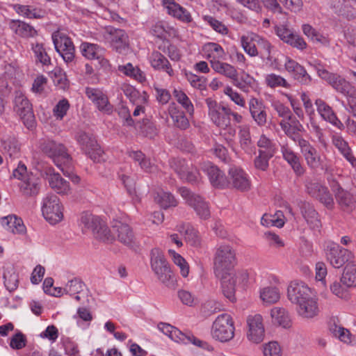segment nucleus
I'll return each instance as SVG.
<instances>
[{
  "mask_svg": "<svg viewBox=\"0 0 356 356\" xmlns=\"http://www.w3.org/2000/svg\"><path fill=\"white\" fill-rule=\"evenodd\" d=\"M203 19L204 22L209 24L216 32L223 35L227 33V28L221 22L218 21L213 17L210 15H204Z\"/></svg>",
  "mask_w": 356,
  "mask_h": 356,
  "instance_id": "nucleus-64",
  "label": "nucleus"
},
{
  "mask_svg": "<svg viewBox=\"0 0 356 356\" xmlns=\"http://www.w3.org/2000/svg\"><path fill=\"white\" fill-rule=\"evenodd\" d=\"M234 323L232 316L228 314H222L213 323L211 335L216 340L227 342L234 338Z\"/></svg>",
  "mask_w": 356,
  "mask_h": 356,
  "instance_id": "nucleus-5",
  "label": "nucleus"
},
{
  "mask_svg": "<svg viewBox=\"0 0 356 356\" xmlns=\"http://www.w3.org/2000/svg\"><path fill=\"white\" fill-rule=\"evenodd\" d=\"M10 28L15 34L24 38H34L38 35L33 26L23 21L12 20L10 22Z\"/></svg>",
  "mask_w": 356,
  "mask_h": 356,
  "instance_id": "nucleus-33",
  "label": "nucleus"
},
{
  "mask_svg": "<svg viewBox=\"0 0 356 356\" xmlns=\"http://www.w3.org/2000/svg\"><path fill=\"white\" fill-rule=\"evenodd\" d=\"M250 115L259 127H264L267 122L266 108L261 100L251 97L248 102Z\"/></svg>",
  "mask_w": 356,
  "mask_h": 356,
  "instance_id": "nucleus-22",
  "label": "nucleus"
},
{
  "mask_svg": "<svg viewBox=\"0 0 356 356\" xmlns=\"http://www.w3.org/2000/svg\"><path fill=\"white\" fill-rule=\"evenodd\" d=\"M200 174L192 163L185 159L179 160V179L195 184L199 181Z\"/></svg>",
  "mask_w": 356,
  "mask_h": 356,
  "instance_id": "nucleus-31",
  "label": "nucleus"
},
{
  "mask_svg": "<svg viewBox=\"0 0 356 356\" xmlns=\"http://www.w3.org/2000/svg\"><path fill=\"white\" fill-rule=\"evenodd\" d=\"M118 70L125 75L135 79L140 83L145 81V76L143 71L138 67L133 66L131 63H127L124 65H120Z\"/></svg>",
  "mask_w": 356,
  "mask_h": 356,
  "instance_id": "nucleus-48",
  "label": "nucleus"
},
{
  "mask_svg": "<svg viewBox=\"0 0 356 356\" xmlns=\"http://www.w3.org/2000/svg\"><path fill=\"white\" fill-rule=\"evenodd\" d=\"M330 330L340 341L347 343H351V334L348 330L333 323L330 324Z\"/></svg>",
  "mask_w": 356,
  "mask_h": 356,
  "instance_id": "nucleus-54",
  "label": "nucleus"
},
{
  "mask_svg": "<svg viewBox=\"0 0 356 356\" xmlns=\"http://www.w3.org/2000/svg\"><path fill=\"white\" fill-rule=\"evenodd\" d=\"M14 8L19 15L27 18L40 19L45 15V12L42 9L31 6L16 4Z\"/></svg>",
  "mask_w": 356,
  "mask_h": 356,
  "instance_id": "nucleus-39",
  "label": "nucleus"
},
{
  "mask_svg": "<svg viewBox=\"0 0 356 356\" xmlns=\"http://www.w3.org/2000/svg\"><path fill=\"white\" fill-rule=\"evenodd\" d=\"M154 200L163 209L175 206V200L174 197L168 192L163 191L157 192L154 197Z\"/></svg>",
  "mask_w": 356,
  "mask_h": 356,
  "instance_id": "nucleus-57",
  "label": "nucleus"
},
{
  "mask_svg": "<svg viewBox=\"0 0 356 356\" xmlns=\"http://www.w3.org/2000/svg\"><path fill=\"white\" fill-rule=\"evenodd\" d=\"M275 154L266 153L262 151H259V154L254 160V167L259 170L266 171L269 166V160L274 156Z\"/></svg>",
  "mask_w": 356,
  "mask_h": 356,
  "instance_id": "nucleus-56",
  "label": "nucleus"
},
{
  "mask_svg": "<svg viewBox=\"0 0 356 356\" xmlns=\"http://www.w3.org/2000/svg\"><path fill=\"white\" fill-rule=\"evenodd\" d=\"M49 184L51 188L58 194L67 195L70 192L69 182L65 180L58 173L50 175Z\"/></svg>",
  "mask_w": 356,
  "mask_h": 356,
  "instance_id": "nucleus-37",
  "label": "nucleus"
},
{
  "mask_svg": "<svg viewBox=\"0 0 356 356\" xmlns=\"http://www.w3.org/2000/svg\"><path fill=\"white\" fill-rule=\"evenodd\" d=\"M236 264V253L232 246L220 245L216 250L213 257L214 273L218 278L230 275V271Z\"/></svg>",
  "mask_w": 356,
  "mask_h": 356,
  "instance_id": "nucleus-1",
  "label": "nucleus"
},
{
  "mask_svg": "<svg viewBox=\"0 0 356 356\" xmlns=\"http://www.w3.org/2000/svg\"><path fill=\"white\" fill-rule=\"evenodd\" d=\"M271 316L275 323L284 328L291 326V317L289 312L284 308L275 307L271 309Z\"/></svg>",
  "mask_w": 356,
  "mask_h": 356,
  "instance_id": "nucleus-44",
  "label": "nucleus"
},
{
  "mask_svg": "<svg viewBox=\"0 0 356 356\" xmlns=\"http://www.w3.org/2000/svg\"><path fill=\"white\" fill-rule=\"evenodd\" d=\"M315 104L317 107L318 113L323 120L341 129L344 127L332 108L325 101L321 99H317L315 101Z\"/></svg>",
  "mask_w": 356,
  "mask_h": 356,
  "instance_id": "nucleus-29",
  "label": "nucleus"
},
{
  "mask_svg": "<svg viewBox=\"0 0 356 356\" xmlns=\"http://www.w3.org/2000/svg\"><path fill=\"white\" fill-rule=\"evenodd\" d=\"M151 65L154 68L157 70H165L166 72L170 75L172 76L173 74L172 69L170 66H168V60L166 59V58L163 56L160 52L159 51H154L150 56L149 58Z\"/></svg>",
  "mask_w": 356,
  "mask_h": 356,
  "instance_id": "nucleus-41",
  "label": "nucleus"
},
{
  "mask_svg": "<svg viewBox=\"0 0 356 356\" xmlns=\"http://www.w3.org/2000/svg\"><path fill=\"white\" fill-rule=\"evenodd\" d=\"M318 75L325 80L337 92H339L349 99L356 95V88L343 76L329 72L324 69L318 70Z\"/></svg>",
  "mask_w": 356,
  "mask_h": 356,
  "instance_id": "nucleus-7",
  "label": "nucleus"
},
{
  "mask_svg": "<svg viewBox=\"0 0 356 356\" xmlns=\"http://www.w3.org/2000/svg\"><path fill=\"white\" fill-rule=\"evenodd\" d=\"M211 68L217 73L222 74L226 77L232 79L237 75V70L232 65L219 61L211 62Z\"/></svg>",
  "mask_w": 356,
  "mask_h": 356,
  "instance_id": "nucleus-42",
  "label": "nucleus"
},
{
  "mask_svg": "<svg viewBox=\"0 0 356 356\" xmlns=\"http://www.w3.org/2000/svg\"><path fill=\"white\" fill-rule=\"evenodd\" d=\"M247 337L254 343H261L265 336L263 318L260 314L250 315L247 318Z\"/></svg>",
  "mask_w": 356,
  "mask_h": 356,
  "instance_id": "nucleus-15",
  "label": "nucleus"
},
{
  "mask_svg": "<svg viewBox=\"0 0 356 356\" xmlns=\"http://www.w3.org/2000/svg\"><path fill=\"white\" fill-rule=\"evenodd\" d=\"M185 76L191 86L200 90L207 88V79L203 76H197L191 72H186Z\"/></svg>",
  "mask_w": 356,
  "mask_h": 356,
  "instance_id": "nucleus-59",
  "label": "nucleus"
},
{
  "mask_svg": "<svg viewBox=\"0 0 356 356\" xmlns=\"http://www.w3.org/2000/svg\"><path fill=\"white\" fill-rule=\"evenodd\" d=\"M86 287L85 284L77 277L69 280L63 287L65 293L73 296L76 294H81Z\"/></svg>",
  "mask_w": 356,
  "mask_h": 356,
  "instance_id": "nucleus-49",
  "label": "nucleus"
},
{
  "mask_svg": "<svg viewBox=\"0 0 356 356\" xmlns=\"http://www.w3.org/2000/svg\"><path fill=\"white\" fill-rule=\"evenodd\" d=\"M280 125L284 134L296 142L298 145H299V141H300V140H305L299 134L303 129V127L300 122L295 118H292L291 120L287 121L282 120L280 122Z\"/></svg>",
  "mask_w": 356,
  "mask_h": 356,
  "instance_id": "nucleus-28",
  "label": "nucleus"
},
{
  "mask_svg": "<svg viewBox=\"0 0 356 356\" xmlns=\"http://www.w3.org/2000/svg\"><path fill=\"white\" fill-rule=\"evenodd\" d=\"M229 186L241 191H246L250 188V181L248 175L241 168L233 167L229 171Z\"/></svg>",
  "mask_w": 356,
  "mask_h": 356,
  "instance_id": "nucleus-25",
  "label": "nucleus"
},
{
  "mask_svg": "<svg viewBox=\"0 0 356 356\" xmlns=\"http://www.w3.org/2000/svg\"><path fill=\"white\" fill-rule=\"evenodd\" d=\"M209 116L213 124L220 128H227L230 126L231 108L217 103L211 98L206 99Z\"/></svg>",
  "mask_w": 356,
  "mask_h": 356,
  "instance_id": "nucleus-11",
  "label": "nucleus"
},
{
  "mask_svg": "<svg viewBox=\"0 0 356 356\" xmlns=\"http://www.w3.org/2000/svg\"><path fill=\"white\" fill-rule=\"evenodd\" d=\"M238 136L241 148L248 154H252L255 148L252 141L250 127L247 125L240 127Z\"/></svg>",
  "mask_w": 356,
  "mask_h": 356,
  "instance_id": "nucleus-38",
  "label": "nucleus"
},
{
  "mask_svg": "<svg viewBox=\"0 0 356 356\" xmlns=\"http://www.w3.org/2000/svg\"><path fill=\"white\" fill-rule=\"evenodd\" d=\"M205 49L208 51L207 58L211 65L213 60L219 61L225 58V53L220 44L209 42L205 45Z\"/></svg>",
  "mask_w": 356,
  "mask_h": 356,
  "instance_id": "nucleus-47",
  "label": "nucleus"
},
{
  "mask_svg": "<svg viewBox=\"0 0 356 356\" xmlns=\"http://www.w3.org/2000/svg\"><path fill=\"white\" fill-rule=\"evenodd\" d=\"M332 143L353 166L356 165V158L353 154L348 143L343 139L342 136H333Z\"/></svg>",
  "mask_w": 356,
  "mask_h": 356,
  "instance_id": "nucleus-36",
  "label": "nucleus"
},
{
  "mask_svg": "<svg viewBox=\"0 0 356 356\" xmlns=\"http://www.w3.org/2000/svg\"><path fill=\"white\" fill-rule=\"evenodd\" d=\"M13 176L21 181L19 191L25 197H34L39 193L41 186L40 178L33 173H28L24 163L18 164L13 172Z\"/></svg>",
  "mask_w": 356,
  "mask_h": 356,
  "instance_id": "nucleus-3",
  "label": "nucleus"
},
{
  "mask_svg": "<svg viewBox=\"0 0 356 356\" xmlns=\"http://www.w3.org/2000/svg\"><path fill=\"white\" fill-rule=\"evenodd\" d=\"M297 312L303 318H312L318 314L320 310L316 300L311 297L297 305Z\"/></svg>",
  "mask_w": 356,
  "mask_h": 356,
  "instance_id": "nucleus-32",
  "label": "nucleus"
},
{
  "mask_svg": "<svg viewBox=\"0 0 356 356\" xmlns=\"http://www.w3.org/2000/svg\"><path fill=\"white\" fill-rule=\"evenodd\" d=\"M341 282L348 288L356 286V265L355 264H346L341 277Z\"/></svg>",
  "mask_w": 356,
  "mask_h": 356,
  "instance_id": "nucleus-40",
  "label": "nucleus"
},
{
  "mask_svg": "<svg viewBox=\"0 0 356 356\" xmlns=\"http://www.w3.org/2000/svg\"><path fill=\"white\" fill-rule=\"evenodd\" d=\"M285 70L302 85H309L312 78L303 66L289 57L286 58Z\"/></svg>",
  "mask_w": 356,
  "mask_h": 356,
  "instance_id": "nucleus-20",
  "label": "nucleus"
},
{
  "mask_svg": "<svg viewBox=\"0 0 356 356\" xmlns=\"http://www.w3.org/2000/svg\"><path fill=\"white\" fill-rule=\"evenodd\" d=\"M151 268L161 282L168 287H174L176 278L167 262L163 252L158 248H153L150 252Z\"/></svg>",
  "mask_w": 356,
  "mask_h": 356,
  "instance_id": "nucleus-2",
  "label": "nucleus"
},
{
  "mask_svg": "<svg viewBox=\"0 0 356 356\" xmlns=\"http://www.w3.org/2000/svg\"><path fill=\"white\" fill-rule=\"evenodd\" d=\"M70 103L67 99L60 100L53 109V113L56 119L62 120L67 114L70 108Z\"/></svg>",
  "mask_w": 356,
  "mask_h": 356,
  "instance_id": "nucleus-61",
  "label": "nucleus"
},
{
  "mask_svg": "<svg viewBox=\"0 0 356 356\" xmlns=\"http://www.w3.org/2000/svg\"><path fill=\"white\" fill-rule=\"evenodd\" d=\"M62 149L60 151H56L55 157H52L54 163L60 170L70 165V163L72 161L70 155L67 153V150L63 145Z\"/></svg>",
  "mask_w": 356,
  "mask_h": 356,
  "instance_id": "nucleus-53",
  "label": "nucleus"
},
{
  "mask_svg": "<svg viewBox=\"0 0 356 356\" xmlns=\"http://www.w3.org/2000/svg\"><path fill=\"white\" fill-rule=\"evenodd\" d=\"M111 46L119 53L125 51L129 45V38L124 30L113 29L109 33L108 38Z\"/></svg>",
  "mask_w": 356,
  "mask_h": 356,
  "instance_id": "nucleus-30",
  "label": "nucleus"
},
{
  "mask_svg": "<svg viewBox=\"0 0 356 356\" xmlns=\"http://www.w3.org/2000/svg\"><path fill=\"white\" fill-rule=\"evenodd\" d=\"M180 343L185 344L192 343L198 347H201L208 350H211L213 349L207 342L200 340L193 336L186 335L181 331H179V343Z\"/></svg>",
  "mask_w": 356,
  "mask_h": 356,
  "instance_id": "nucleus-60",
  "label": "nucleus"
},
{
  "mask_svg": "<svg viewBox=\"0 0 356 356\" xmlns=\"http://www.w3.org/2000/svg\"><path fill=\"white\" fill-rule=\"evenodd\" d=\"M113 229L117 234L118 240L131 249L138 247V241L131 227L121 221L116 220L113 225Z\"/></svg>",
  "mask_w": 356,
  "mask_h": 356,
  "instance_id": "nucleus-16",
  "label": "nucleus"
},
{
  "mask_svg": "<svg viewBox=\"0 0 356 356\" xmlns=\"http://www.w3.org/2000/svg\"><path fill=\"white\" fill-rule=\"evenodd\" d=\"M299 207L302 217L310 228L315 231H320L321 222L318 218V213L315 210L314 206L307 202H300Z\"/></svg>",
  "mask_w": 356,
  "mask_h": 356,
  "instance_id": "nucleus-26",
  "label": "nucleus"
},
{
  "mask_svg": "<svg viewBox=\"0 0 356 356\" xmlns=\"http://www.w3.org/2000/svg\"><path fill=\"white\" fill-rule=\"evenodd\" d=\"M179 193L186 203L193 207L201 218L207 219L210 216L207 203L200 195L185 187L179 188Z\"/></svg>",
  "mask_w": 356,
  "mask_h": 356,
  "instance_id": "nucleus-13",
  "label": "nucleus"
},
{
  "mask_svg": "<svg viewBox=\"0 0 356 356\" xmlns=\"http://www.w3.org/2000/svg\"><path fill=\"white\" fill-rule=\"evenodd\" d=\"M86 95L99 111L107 113L112 112V105L109 103L106 95L100 89L88 87L86 88Z\"/></svg>",
  "mask_w": 356,
  "mask_h": 356,
  "instance_id": "nucleus-23",
  "label": "nucleus"
},
{
  "mask_svg": "<svg viewBox=\"0 0 356 356\" xmlns=\"http://www.w3.org/2000/svg\"><path fill=\"white\" fill-rule=\"evenodd\" d=\"M335 197L337 203L344 211H352L355 207V200L352 194L339 187Z\"/></svg>",
  "mask_w": 356,
  "mask_h": 356,
  "instance_id": "nucleus-34",
  "label": "nucleus"
},
{
  "mask_svg": "<svg viewBox=\"0 0 356 356\" xmlns=\"http://www.w3.org/2000/svg\"><path fill=\"white\" fill-rule=\"evenodd\" d=\"M274 29L276 35L284 42L299 49L306 48L307 44L304 39L298 34L294 33L286 25H276Z\"/></svg>",
  "mask_w": 356,
  "mask_h": 356,
  "instance_id": "nucleus-17",
  "label": "nucleus"
},
{
  "mask_svg": "<svg viewBox=\"0 0 356 356\" xmlns=\"http://www.w3.org/2000/svg\"><path fill=\"white\" fill-rule=\"evenodd\" d=\"M273 108L276 111L277 115L283 120H291L293 114L289 107L286 106L280 102H275L272 104Z\"/></svg>",
  "mask_w": 356,
  "mask_h": 356,
  "instance_id": "nucleus-63",
  "label": "nucleus"
},
{
  "mask_svg": "<svg viewBox=\"0 0 356 356\" xmlns=\"http://www.w3.org/2000/svg\"><path fill=\"white\" fill-rule=\"evenodd\" d=\"M202 170L207 173L210 183L213 187L223 188L229 186V182L224 172L211 163H204Z\"/></svg>",
  "mask_w": 356,
  "mask_h": 356,
  "instance_id": "nucleus-21",
  "label": "nucleus"
},
{
  "mask_svg": "<svg viewBox=\"0 0 356 356\" xmlns=\"http://www.w3.org/2000/svg\"><path fill=\"white\" fill-rule=\"evenodd\" d=\"M302 31L305 35L313 41L319 42L324 45H328L330 43V40L327 37L323 35L309 24H303Z\"/></svg>",
  "mask_w": 356,
  "mask_h": 356,
  "instance_id": "nucleus-51",
  "label": "nucleus"
},
{
  "mask_svg": "<svg viewBox=\"0 0 356 356\" xmlns=\"http://www.w3.org/2000/svg\"><path fill=\"white\" fill-rule=\"evenodd\" d=\"M40 148L44 154L52 159V157H55L56 151L63 149V144L54 140H45L41 144Z\"/></svg>",
  "mask_w": 356,
  "mask_h": 356,
  "instance_id": "nucleus-58",
  "label": "nucleus"
},
{
  "mask_svg": "<svg viewBox=\"0 0 356 356\" xmlns=\"http://www.w3.org/2000/svg\"><path fill=\"white\" fill-rule=\"evenodd\" d=\"M305 192L312 197L318 200L327 209L334 205V199L327 186L316 179H307L305 181Z\"/></svg>",
  "mask_w": 356,
  "mask_h": 356,
  "instance_id": "nucleus-10",
  "label": "nucleus"
},
{
  "mask_svg": "<svg viewBox=\"0 0 356 356\" xmlns=\"http://www.w3.org/2000/svg\"><path fill=\"white\" fill-rule=\"evenodd\" d=\"M179 234L184 236L187 243L192 246L200 245V238L197 232L189 224H183L179 227Z\"/></svg>",
  "mask_w": 356,
  "mask_h": 356,
  "instance_id": "nucleus-43",
  "label": "nucleus"
},
{
  "mask_svg": "<svg viewBox=\"0 0 356 356\" xmlns=\"http://www.w3.org/2000/svg\"><path fill=\"white\" fill-rule=\"evenodd\" d=\"M14 111L20 117L24 125L28 129L33 127L35 124V116L33 111L32 104L21 90L15 92L13 100Z\"/></svg>",
  "mask_w": 356,
  "mask_h": 356,
  "instance_id": "nucleus-8",
  "label": "nucleus"
},
{
  "mask_svg": "<svg viewBox=\"0 0 356 356\" xmlns=\"http://www.w3.org/2000/svg\"><path fill=\"white\" fill-rule=\"evenodd\" d=\"M32 50L36 58V60L44 65H49L51 64V58L48 56L45 48L42 43H35L32 44Z\"/></svg>",
  "mask_w": 356,
  "mask_h": 356,
  "instance_id": "nucleus-55",
  "label": "nucleus"
},
{
  "mask_svg": "<svg viewBox=\"0 0 356 356\" xmlns=\"http://www.w3.org/2000/svg\"><path fill=\"white\" fill-rule=\"evenodd\" d=\"M350 252L341 248L338 244H331L327 247L326 257L327 261L334 268H340L349 259Z\"/></svg>",
  "mask_w": 356,
  "mask_h": 356,
  "instance_id": "nucleus-19",
  "label": "nucleus"
},
{
  "mask_svg": "<svg viewBox=\"0 0 356 356\" xmlns=\"http://www.w3.org/2000/svg\"><path fill=\"white\" fill-rule=\"evenodd\" d=\"M260 298L264 303L274 304L280 298L279 290L275 287H265L260 291Z\"/></svg>",
  "mask_w": 356,
  "mask_h": 356,
  "instance_id": "nucleus-50",
  "label": "nucleus"
},
{
  "mask_svg": "<svg viewBox=\"0 0 356 356\" xmlns=\"http://www.w3.org/2000/svg\"><path fill=\"white\" fill-rule=\"evenodd\" d=\"M75 138L81 150L94 162L99 163L104 160V151L92 134L84 131H79L76 133Z\"/></svg>",
  "mask_w": 356,
  "mask_h": 356,
  "instance_id": "nucleus-6",
  "label": "nucleus"
},
{
  "mask_svg": "<svg viewBox=\"0 0 356 356\" xmlns=\"http://www.w3.org/2000/svg\"><path fill=\"white\" fill-rule=\"evenodd\" d=\"M83 56L88 60H97L102 67L108 65V60L104 58V49L96 44L83 42L80 46Z\"/></svg>",
  "mask_w": 356,
  "mask_h": 356,
  "instance_id": "nucleus-24",
  "label": "nucleus"
},
{
  "mask_svg": "<svg viewBox=\"0 0 356 356\" xmlns=\"http://www.w3.org/2000/svg\"><path fill=\"white\" fill-rule=\"evenodd\" d=\"M52 40L56 51L62 56L64 61L71 63L74 58V47L71 39L64 33L54 32Z\"/></svg>",
  "mask_w": 356,
  "mask_h": 356,
  "instance_id": "nucleus-12",
  "label": "nucleus"
},
{
  "mask_svg": "<svg viewBox=\"0 0 356 356\" xmlns=\"http://www.w3.org/2000/svg\"><path fill=\"white\" fill-rule=\"evenodd\" d=\"M287 293L289 300L297 305L312 297L311 289L302 282H291Z\"/></svg>",
  "mask_w": 356,
  "mask_h": 356,
  "instance_id": "nucleus-18",
  "label": "nucleus"
},
{
  "mask_svg": "<svg viewBox=\"0 0 356 356\" xmlns=\"http://www.w3.org/2000/svg\"><path fill=\"white\" fill-rule=\"evenodd\" d=\"M254 38L259 47L264 50L263 56H266L268 60H271V49L273 47L271 44L267 40L257 34L254 35Z\"/></svg>",
  "mask_w": 356,
  "mask_h": 356,
  "instance_id": "nucleus-62",
  "label": "nucleus"
},
{
  "mask_svg": "<svg viewBox=\"0 0 356 356\" xmlns=\"http://www.w3.org/2000/svg\"><path fill=\"white\" fill-rule=\"evenodd\" d=\"M222 280V291L224 296L229 299L231 302L236 300L235 298V280L230 274V275H225L224 278H220Z\"/></svg>",
  "mask_w": 356,
  "mask_h": 356,
  "instance_id": "nucleus-46",
  "label": "nucleus"
},
{
  "mask_svg": "<svg viewBox=\"0 0 356 356\" xmlns=\"http://www.w3.org/2000/svg\"><path fill=\"white\" fill-rule=\"evenodd\" d=\"M298 147L307 166L312 170L323 168V159L317 149L307 140L299 141Z\"/></svg>",
  "mask_w": 356,
  "mask_h": 356,
  "instance_id": "nucleus-14",
  "label": "nucleus"
},
{
  "mask_svg": "<svg viewBox=\"0 0 356 356\" xmlns=\"http://www.w3.org/2000/svg\"><path fill=\"white\" fill-rule=\"evenodd\" d=\"M281 152L284 159L290 165L297 176H301L305 173V168L301 164L300 158L288 145L281 147Z\"/></svg>",
  "mask_w": 356,
  "mask_h": 356,
  "instance_id": "nucleus-27",
  "label": "nucleus"
},
{
  "mask_svg": "<svg viewBox=\"0 0 356 356\" xmlns=\"http://www.w3.org/2000/svg\"><path fill=\"white\" fill-rule=\"evenodd\" d=\"M254 35V33H252L249 35H242L241 37V44L243 50L246 54L252 57L258 55Z\"/></svg>",
  "mask_w": 356,
  "mask_h": 356,
  "instance_id": "nucleus-52",
  "label": "nucleus"
},
{
  "mask_svg": "<svg viewBox=\"0 0 356 356\" xmlns=\"http://www.w3.org/2000/svg\"><path fill=\"white\" fill-rule=\"evenodd\" d=\"M42 212L47 221L52 225L60 222L63 218V207L54 194H48L44 197Z\"/></svg>",
  "mask_w": 356,
  "mask_h": 356,
  "instance_id": "nucleus-9",
  "label": "nucleus"
},
{
  "mask_svg": "<svg viewBox=\"0 0 356 356\" xmlns=\"http://www.w3.org/2000/svg\"><path fill=\"white\" fill-rule=\"evenodd\" d=\"M1 224L7 230L13 234H22L26 233V227L22 220L15 216H8L3 218Z\"/></svg>",
  "mask_w": 356,
  "mask_h": 356,
  "instance_id": "nucleus-35",
  "label": "nucleus"
},
{
  "mask_svg": "<svg viewBox=\"0 0 356 356\" xmlns=\"http://www.w3.org/2000/svg\"><path fill=\"white\" fill-rule=\"evenodd\" d=\"M80 225L83 231L92 232L94 236L101 241L109 242L112 240L108 227L98 216L88 212L83 213L80 218Z\"/></svg>",
  "mask_w": 356,
  "mask_h": 356,
  "instance_id": "nucleus-4",
  "label": "nucleus"
},
{
  "mask_svg": "<svg viewBox=\"0 0 356 356\" xmlns=\"http://www.w3.org/2000/svg\"><path fill=\"white\" fill-rule=\"evenodd\" d=\"M232 83L243 92H248L250 88H253L255 84L254 79L248 74L243 73L240 77L238 74L232 79Z\"/></svg>",
  "mask_w": 356,
  "mask_h": 356,
  "instance_id": "nucleus-45",
  "label": "nucleus"
}]
</instances>
